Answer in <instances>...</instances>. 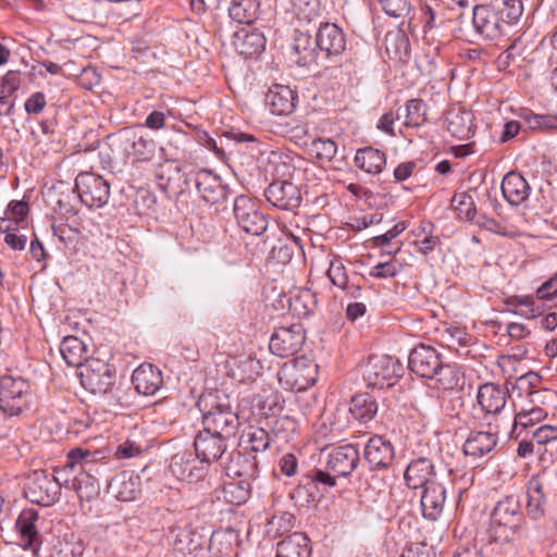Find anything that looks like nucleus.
Listing matches in <instances>:
<instances>
[{"mask_svg":"<svg viewBox=\"0 0 557 557\" xmlns=\"http://www.w3.org/2000/svg\"><path fill=\"white\" fill-rule=\"evenodd\" d=\"M197 407L201 412L205 430L227 438L235 436L239 426V418L232 409L225 394L219 392L202 394L197 400Z\"/></svg>","mask_w":557,"mask_h":557,"instance_id":"obj_1","label":"nucleus"},{"mask_svg":"<svg viewBox=\"0 0 557 557\" xmlns=\"http://www.w3.org/2000/svg\"><path fill=\"white\" fill-rule=\"evenodd\" d=\"M523 522V512L519 497L508 495L494 507L490 536L493 541L504 544L518 539Z\"/></svg>","mask_w":557,"mask_h":557,"instance_id":"obj_2","label":"nucleus"},{"mask_svg":"<svg viewBox=\"0 0 557 557\" xmlns=\"http://www.w3.org/2000/svg\"><path fill=\"white\" fill-rule=\"evenodd\" d=\"M507 391L499 384L486 382L481 384L476 393L478 408H473L468 424L473 429L495 426L497 416L507 404Z\"/></svg>","mask_w":557,"mask_h":557,"instance_id":"obj_3","label":"nucleus"},{"mask_svg":"<svg viewBox=\"0 0 557 557\" xmlns=\"http://www.w3.org/2000/svg\"><path fill=\"white\" fill-rule=\"evenodd\" d=\"M318 364L305 356L284 362L277 372L278 384L290 392L306 391L318 379Z\"/></svg>","mask_w":557,"mask_h":557,"instance_id":"obj_4","label":"nucleus"},{"mask_svg":"<svg viewBox=\"0 0 557 557\" xmlns=\"http://www.w3.org/2000/svg\"><path fill=\"white\" fill-rule=\"evenodd\" d=\"M510 24L502 13V7L492 3H475L472 8L471 30L483 40H496L504 35L505 26Z\"/></svg>","mask_w":557,"mask_h":557,"instance_id":"obj_5","label":"nucleus"},{"mask_svg":"<svg viewBox=\"0 0 557 557\" xmlns=\"http://www.w3.org/2000/svg\"><path fill=\"white\" fill-rule=\"evenodd\" d=\"M32 400L30 383L13 375L0 377V409L8 416H18Z\"/></svg>","mask_w":557,"mask_h":557,"instance_id":"obj_6","label":"nucleus"},{"mask_svg":"<svg viewBox=\"0 0 557 557\" xmlns=\"http://www.w3.org/2000/svg\"><path fill=\"white\" fill-rule=\"evenodd\" d=\"M74 189L83 205L89 209H99L108 203L110 184L94 172H82L75 180Z\"/></svg>","mask_w":557,"mask_h":557,"instance_id":"obj_7","label":"nucleus"},{"mask_svg":"<svg viewBox=\"0 0 557 557\" xmlns=\"http://www.w3.org/2000/svg\"><path fill=\"white\" fill-rule=\"evenodd\" d=\"M187 165L165 162L156 172L158 186L169 196L178 197L190 189L195 173Z\"/></svg>","mask_w":557,"mask_h":557,"instance_id":"obj_8","label":"nucleus"},{"mask_svg":"<svg viewBox=\"0 0 557 557\" xmlns=\"http://www.w3.org/2000/svg\"><path fill=\"white\" fill-rule=\"evenodd\" d=\"M115 144L123 154L133 158L135 162H148L156 154L157 143L133 128L120 131L115 136Z\"/></svg>","mask_w":557,"mask_h":557,"instance_id":"obj_9","label":"nucleus"},{"mask_svg":"<svg viewBox=\"0 0 557 557\" xmlns=\"http://www.w3.org/2000/svg\"><path fill=\"white\" fill-rule=\"evenodd\" d=\"M305 341L306 332L300 323L278 326L271 335L269 349L280 358H288L301 350Z\"/></svg>","mask_w":557,"mask_h":557,"instance_id":"obj_10","label":"nucleus"},{"mask_svg":"<svg viewBox=\"0 0 557 557\" xmlns=\"http://www.w3.org/2000/svg\"><path fill=\"white\" fill-rule=\"evenodd\" d=\"M81 383L95 395H107L114 388L115 373L108 363L90 359L81 372Z\"/></svg>","mask_w":557,"mask_h":557,"instance_id":"obj_11","label":"nucleus"},{"mask_svg":"<svg viewBox=\"0 0 557 557\" xmlns=\"http://www.w3.org/2000/svg\"><path fill=\"white\" fill-rule=\"evenodd\" d=\"M233 212L238 226L247 234L258 236L268 227L265 215L246 195H239L234 199Z\"/></svg>","mask_w":557,"mask_h":557,"instance_id":"obj_12","label":"nucleus"},{"mask_svg":"<svg viewBox=\"0 0 557 557\" xmlns=\"http://www.w3.org/2000/svg\"><path fill=\"white\" fill-rule=\"evenodd\" d=\"M228 440L224 435L202 429L194 440L197 458L205 463L216 461H220L221 465L225 463V460L228 459V456H226Z\"/></svg>","mask_w":557,"mask_h":557,"instance_id":"obj_13","label":"nucleus"},{"mask_svg":"<svg viewBox=\"0 0 557 557\" xmlns=\"http://www.w3.org/2000/svg\"><path fill=\"white\" fill-rule=\"evenodd\" d=\"M398 369L399 366L392 357L371 356L364 366L363 379L370 387H388L396 383Z\"/></svg>","mask_w":557,"mask_h":557,"instance_id":"obj_14","label":"nucleus"},{"mask_svg":"<svg viewBox=\"0 0 557 557\" xmlns=\"http://www.w3.org/2000/svg\"><path fill=\"white\" fill-rule=\"evenodd\" d=\"M60 485L46 470L34 471L29 476L26 496L41 506L53 505L60 496Z\"/></svg>","mask_w":557,"mask_h":557,"instance_id":"obj_15","label":"nucleus"},{"mask_svg":"<svg viewBox=\"0 0 557 557\" xmlns=\"http://www.w3.org/2000/svg\"><path fill=\"white\" fill-rule=\"evenodd\" d=\"M267 201L280 210L293 211L300 207V188L288 180H275L264 189Z\"/></svg>","mask_w":557,"mask_h":557,"instance_id":"obj_16","label":"nucleus"},{"mask_svg":"<svg viewBox=\"0 0 557 557\" xmlns=\"http://www.w3.org/2000/svg\"><path fill=\"white\" fill-rule=\"evenodd\" d=\"M443 361V356L436 348L419 344L409 354L408 368L417 376L430 380Z\"/></svg>","mask_w":557,"mask_h":557,"instance_id":"obj_17","label":"nucleus"},{"mask_svg":"<svg viewBox=\"0 0 557 557\" xmlns=\"http://www.w3.org/2000/svg\"><path fill=\"white\" fill-rule=\"evenodd\" d=\"M363 458L371 471L387 470L395 458L394 445L382 435H373L364 446Z\"/></svg>","mask_w":557,"mask_h":557,"instance_id":"obj_18","label":"nucleus"},{"mask_svg":"<svg viewBox=\"0 0 557 557\" xmlns=\"http://www.w3.org/2000/svg\"><path fill=\"white\" fill-rule=\"evenodd\" d=\"M497 441V429L495 426L487 428V430H471L463 443L462 451L474 460L484 457L491 458V454L496 448Z\"/></svg>","mask_w":557,"mask_h":557,"instance_id":"obj_19","label":"nucleus"},{"mask_svg":"<svg viewBox=\"0 0 557 557\" xmlns=\"http://www.w3.org/2000/svg\"><path fill=\"white\" fill-rule=\"evenodd\" d=\"M336 474L330 470L312 469L304 474L294 491V496L302 497L307 503L313 500L315 492H324L336 485Z\"/></svg>","mask_w":557,"mask_h":557,"instance_id":"obj_20","label":"nucleus"},{"mask_svg":"<svg viewBox=\"0 0 557 557\" xmlns=\"http://www.w3.org/2000/svg\"><path fill=\"white\" fill-rule=\"evenodd\" d=\"M359 461L360 455L357 447L352 444H346L334 447L329 453L325 469L337 476L346 478L357 468Z\"/></svg>","mask_w":557,"mask_h":557,"instance_id":"obj_21","label":"nucleus"},{"mask_svg":"<svg viewBox=\"0 0 557 557\" xmlns=\"http://www.w3.org/2000/svg\"><path fill=\"white\" fill-rule=\"evenodd\" d=\"M203 463L190 454H176L171 459L170 471L180 481L194 483L207 475L208 468Z\"/></svg>","mask_w":557,"mask_h":557,"instance_id":"obj_22","label":"nucleus"},{"mask_svg":"<svg viewBox=\"0 0 557 557\" xmlns=\"http://www.w3.org/2000/svg\"><path fill=\"white\" fill-rule=\"evenodd\" d=\"M315 45L327 57H337L346 49V36L334 23H321L315 34Z\"/></svg>","mask_w":557,"mask_h":557,"instance_id":"obj_23","label":"nucleus"},{"mask_svg":"<svg viewBox=\"0 0 557 557\" xmlns=\"http://www.w3.org/2000/svg\"><path fill=\"white\" fill-rule=\"evenodd\" d=\"M223 466L227 475L240 478V481L250 483L259 478V460L248 453H231Z\"/></svg>","mask_w":557,"mask_h":557,"instance_id":"obj_24","label":"nucleus"},{"mask_svg":"<svg viewBox=\"0 0 557 557\" xmlns=\"http://www.w3.org/2000/svg\"><path fill=\"white\" fill-rule=\"evenodd\" d=\"M298 96L289 86L273 84L265 94V104L275 115H288L296 109Z\"/></svg>","mask_w":557,"mask_h":557,"instance_id":"obj_25","label":"nucleus"},{"mask_svg":"<svg viewBox=\"0 0 557 557\" xmlns=\"http://www.w3.org/2000/svg\"><path fill=\"white\" fill-rule=\"evenodd\" d=\"M446 502V488L442 483H429L422 488L420 507L423 518L435 521L443 512Z\"/></svg>","mask_w":557,"mask_h":557,"instance_id":"obj_26","label":"nucleus"},{"mask_svg":"<svg viewBox=\"0 0 557 557\" xmlns=\"http://www.w3.org/2000/svg\"><path fill=\"white\" fill-rule=\"evenodd\" d=\"M434 476V465L431 459L425 457L411 460L404 472L407 486L413 490L423 488L428 486L429 483L436 482Z\"/></svg>","mask_w":557,"mask_h":557,"instance_id":"obj_27","label":"nucleus"},{"mask_svg":"<svg viewBox=\"0 0 557 557\" xmlns=\"http://www.w3.org/2000/svg\"><path fill=\"white\" fill-rule=\"evenodd\" d=\"M135 389L143 395H154L163 385L162 373L156 366L144 363L132 375Z\"/></svg>","mask_w":557,"mask_h":557,"instance_id":"obj_28","label":"nucleus"},{"mask_svg":"<svg viewBox=\"0 0 557 557\" xmlns=\"http://www.w3.org/2000/svg\"><path fill=\"white\" fill-rule=\"evenodd\" d=\"M430 381L432 387L437 391H461L465 385V374L458 364L443 361Z\"/></svg>","mask_w":557,"mask_h":557,"instance_id":"obj_29","label":"nucleus"},{"mask_svg":"<svg viewBox=\"0 0 557 557\" xmlns=\"http://www.w3.org/2000/svg\"><path fill=\"white\" fill-rule=\"evenodd\" d=\"M502 194L511 206H519L528 200L531 187L527 180L518 172H508L502 182Z\"/></svg>","mask_w":557,"mask_h":557,"instance_id":"obj_30","label":"nucleus"},{"mask_svg":"<svg viewBox=\"0 0 557 557\" xmlns=\"http://www.w3.org/2000/svg\"><path fill=\"white\" fill-rule=\"evenodd\" d=\"M109 488L116 499L121 502H133L140 495L141 480L137 474L122 471L111 480Z\"/></svg>","mask_w":557,"mask_h":557,"instance_id":"obj_31","label":"nucleus"},{"mask_svg":"<svg viewBox=\"0 0 557 557\" xmlns=\"http://www.w3.org/2000/svg\"><path fill=\"white\" fill-rule=\"evenodd\" d=\"M39 515L34 508L23 509L16 519V529L24 542L26 549H32L34 553L38 549L39 534L36 527Z\"/></svg>","mask_w":557,"mask_h":557,"instance_id":"obj_32","label":"nucleus"},{"mask_svg":"<svg viewBox=\"0 0 557 557\" xmlns=\"http://www.w3.org/2000/svg\"><path fill=\"white\" fill-rule=\"evenodd\" d=\"M193 183L207 203L214 205L225 196L224 187L219 178L206 170L196 172Z\"/></svg>","mask_w":557,"mask_h":557,"instance_id":"obj_33","label":"nucleus"},{"mask_svg":"<svg viewBox=\"0 0 557 557\" xmlns=\"http://www.w3.org/2000/svg\"><path fill=\"white\" fill-rule=\"evenodd\" d=\"M354 163L363 172L376 175L386 166V154L377 148L367 146L356 151Z\"/></svg>","mask_w":557,"mask_h":557,"instance_id":"obj_34","label":"nucleus"},{"mask_svg":"<svg viewBox=\"0 0 557 557\" xmlns=\"http://www.w3.org/2000/svg\"><path fill=\"white\" fill-rule=\"evenodd\" d=\"M317 49L319 48L310 34L299 30L295 33L292 50L295 54L294 61L299 66H309L314 63L318 55Z\"/></svg>","mask_w":557,"mask_h":557,"instance_id":"obj_35","label":"nucleus"},{"mask_svg":"<svg viewBox=\"0 0 557 557\" xmlns=\"http://www.w3.org/2000/svg\"><path fill=\"white\" fill-rule=\"evenodd\" d=\"M273 441L271 434L263 428L249 425L240 435L239 446L250 453L265 451Z\"/></svg>","mask_w":557,"mask_h":557,"instance_id":"obj_36","label":"nucleus"},{"mask_svg":"<svg viewBox=\"0 0 557 557\" xmlns=\"http://www.w3.org/2000/svg\"><path fill=\"white\" fill-rule=\"evenodd\" d=\"M309 537L301 532H294L277 544L276 557H310Z\"/></svg>","mask_w":557,"mask_h":557,"instance_id":"obj_37","label":"nucleus"},{"mask_svg":"<svg viewBox=\"0 0 557 557\" xmlns=\"http://www.w3.org/2000/svg\"><path fill=\"white\" fill-rule=\"evenodd\" d=\"M527 511L530 518L537 520L545 513L546 495L540 478L532 476L527 485Z\"/></svg>","mask_w":557,"mask_h":557,"instance_id":"obj_38","label":"nucleus"},{"mask_svg":"<svg viewBox=\"0 0 557 557\" xmlns=\"http://www.w3.org/2000/svg\"><path fill=\"white\" fill-rule=\"evenodd\" d=\"M62 358L70 367L78 368L88 363L87 347L77 336H65L60 345Z\"/></svg>","mask_w":557,"mask_h":557,"instance_id":"obj_39","label":"nucleus"},{"mask_svg":"<svg viewBox=\"0 0 557 557\" xmlns=\"http://www.w3.org/2000/svg\"><path fill=\"white\" fill-rule=\"evenodd\" d=\"M349 412L360 423H368L376 416L377 403L368 394H357L351 398Z\"/></svg>","mask_w":557,"mask_h":557,"instance_id":"obj_40","label":"nucleus"},{"mask_svg":"<svg viewBox=\"0 0 557 557\" xmlns=\"http://www.w3.org/2000/svg\"><path fill=\"white\" fill-rule=\"evenodd\" d=\"M84 547L73 534L53 536L49 543V557H81Z\"/></svg>","mask_w":557,"mask_h":557,"instance_id":"obj_41","label":"nucleus"},{"mask_svg":"<svg viewBox=\"0 0 557 557\" xmlns=\"http://www.w3.org/2000/svg\"><path fill=\"white\" fill-rule=\"evenodd\" d=\"M295 252H302V245L300 238L294 235H285L278 238L276 244L273 245L270 251V258L277 263H288Z\"/></svg>","mask_w":557,"mask_h":557,"instance_id":"obj_42","label":"nucleus"},{"mask_svg":"<svg viewBox=\"0 0 557 557\" xmlns=\"http://www.w3.org/2000/svg\"><path fill=\"white\" fill-rule=\"evenodd\" d=\"M260 4L257 0H232L228 15L238 24H251L259 14Z\"/></svg>","mask_w":557,"mask_h":557,"instance_id":"obj_43","label":"nucleus"},{"mask_svg":"<svg viewBox=\"0 0 557 557\" xmlns=\"http://www.w3.org/2000/svg\"><path fill=\"white\" fill-rule=\"evenodd\" d=\"M289 310L298 318L309 317L318 305L317 295L310 289H304L288 299Z\"/></svg>","mask_w":557,"mask_h":557,"instance_id":"obj_44","label":"nucleus"},{"mask_svg":"<svg viewBox=\"0 0 557 557\" xmlns=\"http://www.w3.org/2000/svg\"><path fill=\"white\" fill-rule=\"evenodd\" d=\"M471 116L469 112L453 110L446 116V128L451 136L465 139L469 136Z\"/></svg>","mask_w":557,"mask_h":557,"instance_id":"obj_45","label":"nucleus"},{"mask_svg":"<svg viewBox=\"0 0 557 557\" xmlns=\"http://www.w3.org/2000/svg\"><path fill=\"white\" fill-rule=\"evenodd\" d=\"M267 39L258 30L247 32L237 44V49L245 58L259 55L265 49Z\"/></svg>","mask_w":557,"mask_h":557,"instance_id":"obj_46","label":"nucleus"},{"mask_svg":"<svg viewBox=\"0 0 557 557\" xmlns=\"http://www.w3.org/2000/svg\"><path fill=\"white\" fill-rule=\"evenodd\" d=\"M298 421L288 414L277 417L271 424V436L288 443L294 440L298 431Z\"/></svg>","mask_w":557,"mask_h":557,"instance_id":"obj_47","label":"nucleus"},{"mask_svg":"<svg viewBox=\"0 0 557 557\" xmlns=\"http://www.w3.org/2000/svg\"><path fill=\"white\" fill-rule=\"evenodd\" d=\"M290 12L299 22L311 23L321 15L320 0H290Z\"/></svg>","mask_w":557,"mask_h":557,"instance_id":"obj_48","label":"nucleus"},{"mask_svg":"<svg viewBox=\"0 0 557 557\" xmlns=\"http://www.w3.org/2000/svg\"><path fill=\"white\" fill-rule=\"evenodd\" d=\"M428 107L422 99L413 98L406 102L404 125L419 127L426 122Z\"/></svg>","mask_w":557,"mask_h":557,"instance_id":"obj_49","label":"nucleus"},{"mask_svg":"<svg viewBox=\"0 0 557 557\" xmlns=\"http://www.w3.org/2000/svg\"><path fill=\"white\" fill-rule=\"evenodd\" d=\"M534 302L533 296L530 295H513L505 299V305L508 311L520 314L527 319L536 317Z\"/></svg>","mask_w":557,"mask_h":557,"instance_id":"obj_50","label":"nucleus"},{"mask_svg":"<svg viewBox=\"0 0 557 557\" xmlns=\"http://www.w3.org/2000/svg\"><path fill=\"white\" fill-rule=\"evenodd\" d=\"M547 417V412L543 407L521 408L515 416L513 431L518 428L527 430L530 426L543 421Z\"/></svg>","mask_w":557,"mask_h":557,"instance_id":"obj_51","label":"nucleus"},{"mask_svg":"<svg viewBox=\"0 0 557 557\" xmlns=\"http://www.w3.org/2000/svg\"><path fill=\"white\" fill-rule=\"evenodd\" d=\"M71 458L78 460L79 467L83 472L90 474L94 471V467L106 458L103 450H90L82 447H75L71 449Z\"/></svg>","mask_w":557,"mask_h":557,"instance_id":"obj_52","label":"nucleus"},{"mask_svg":"<svg viewBox=\"0 0 557 557\" xmlns=\"http://www.w3.org/2000/svg\"><path fill=\"white\" fill-rule=\"evenodd\" d=\"M139 433L135 430L123 443L115 449V457L120 460L131 459L140 456L146 449L145 441H138Z\"/></svg>","mask_w":557,"mask_h":557,"instance_id":"obj_53","label":"nucleus"},{"mask_svg":"<svg viewBox=\"0 0 557 557\" xmlns=\"http://www.w3.org/2000/svg\"><path fill=\"white\" fill-rule=\"evenodd\" d=\"M540 385H542V376L536 372L530 371L516 380L512 389L517 393L518 398L523 399L529 397Z\"/></svg>","mask_w":557,"mask_h":557,"instance_id":"obj_54","label":"nucleus"},{"mask_svg":"<svg viewBox=\"0 0 557 557\" xmlns=\"http://www.w3.org/2000/svg\"><path fill=\"white\" fill-rule=\"evenodd\" d=\"M451 207L462 220H468L476 210L474 199L471 194L462 191L457 193L451 199Z\"/></svg>","mask_w":557,"mask_h":557,"instance_id":"obj_55","label":"nucleus"},{"mask_svg":"<svg viewBox=\"0 0 557 557\" xmlns=\"http://www.w3.org/2000/svg\"><path fill=\"white\" fill-rule=\"evenodd\" d=\"M52 479L59 483L60 488L64 486L67 490L74 491L78 497H88V492L92 493L94 488L89 487L82 490L79 485V481L73 480L72 475L63 469V467H58L54 469V474H51Z\"/></svg>","mask_w":557,"mask_h":557,"instance_id":"obj_56","label":"nucleus"},{"mask_svg":"<svg viewBox=\"0 0 557 557\" xmlns=\"http://www.w3.org/2000/svg\"><path fill=\"white\" fill-rule=\"evenodd\" d=\"M224 494L227 502L240 505L249 498L250 483H247L246 481L228 483L224 487Z\"/></svg>","mask_w":557,"mask_h":557,"instance_id":"obj_57","label":"nucleus"},{"mask_svg":"<svg viewBox=\"0 0 557 557\" xmlns=\"http://www.w3.org/2000/svg\"><path fill=\"white\" fill-rule=\"evenodd\" d=\"M403 270V264L396 259H391L386 262H380L372 267L369 275L374 278H392L395 277Z\"/></svg>","mask_w":557,"mask_h":557,"instance_id":"obj_58","label":"nucleus"},{"mask_svg":"<svg viewBox=\"0 0 557 557\" xmlns=\"http://www.w3.org/2000/svg\"><path fill=\"white\" fill-rule=\"evenodd\" d=\"M311 150L321 161H332L337 152V145L330 138H318L311 143Z\"/></svg>","mask_w":557,"mask_h":557,"instance_id":"obj_59","label":"nucleus"},{"mask_svg":"<svg viewBox=\"0 0 557 557\" xmlns=\"http://www.w3.org/2000/svg\"><path fill=\"white\" fill-rule=\"evenodd\" d=\"M327 276L330 281L338 288L345 287L346 284L350 282L346 267L339 258H334L330 261Z\"/></svg>","mask_w":557,"mask_h":557,"instance_id":"obj_60","label":"nucleus"},{"mask_svg":"<svg viewBox=\"0 0 557 557\" xmlns=\"http://www.w3.org/2000/svg\"><path fill=\"white\" fill-rule=\"evenodd\" d=\"M259 362L252 358H245L238 361L236 370L233 372L234 377L240 382L255 380L258 374Z\"/></svg>","mask_w":557,"mask_h":557,"instance_id":"obj_61","label":"nucleus"},{"mask_svg":"<svg viewBox=\"0 0 557 557\" xmlns=\"http://www.w3.org/2000/svg\"><path fill=\"white\" fill-rule=\"evenodd\" d=\"M379 3L382 10L393 17H404L411 10L409 0H379Z\"/></svg>","mask_w":557,"mask_h":557,"instance_id":"obj_62","label":"nucleus"},{"mask_svg":"<svg viewBox=\"0 0 557 557\" xmlns=\"http://www.w3.org/2000/svg\"><path fill=\"white\" fill-rule=\"evenodd\" d=\"M502 13L507 22H518L523 13V0H502Z\"/></svg>","mask_w":557,"mask_h":557,"instance_id":"obj_63","label":"nucleus"},{"mask_svg":"<svg viewBox=\"0 0 557 557\" xmlns=\"http://www.w3.org/2000/svg\"><path fill=\"white\" fill-rule=\"evenodd\" d=\"M345 292V297L348 301H368L370 298V292L368 288L362 287L360 284L354 281L348 282L345 287L341 288Z\"/></svg>","mask_w":557,"mask_h":557,"instance_id":"obj_64","label":"nucleus"}]
</instances>
